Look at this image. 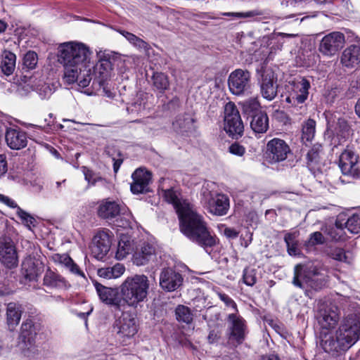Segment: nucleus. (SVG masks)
<instances>
[{
  "instance_id": "f257e3e1",
  "label": "nucleus",
  "mask_w": 360,
  "mask_h": 360,
  "mask_svg": "<svg viewBox=\"0 0 360 360\" xmlns=\"http://www.w3.org/2000/svg\"><path fill=\"white\" fill-rule=\"evenodd\" d=\"M91 54L89 48L81 42L70 41L59 46L58 57L64 68V83H77L80 88H85L90 84L94 78Z\"/></svg>"
},
{
  "instance_id": "f03ea898",
  "label": "nucleus",
  "mask_w": 360,
  "mask_h": 360,
  "mask_svg": "<svg viewBox=\"0 0 360 360\" xmlns=\"http://www.w3.org/2000/svg\"><path fill=\"white\" fill-rule=\"evenodd\" d=\"M180 230L192 242L206 249L217 243V238L210 233L204 217L193 205L184 202L178 208Z\"/></svg>"
},
{
  "instance_id": "7ed1b4c3",
  "label": "nucleus",
  "mask_w": 360,
  "mask_h": 360,
  "mask_svg": "<svg viewBox=\"0 0 360 360\" xmlns=\"http://www.w3.org/2000/svg\"><path fill=\"white\" fill-rule=\"evenodd\" d=\"M150 282L143 274L127 277L120 286L122 302L131 307H136L144 302L148 296Z\"/></svg>"
},
{
  "instance_id": "20e7f679",
  "label": "nucleus",
  "mask_w": 360,
  "mask_h": 360,
  "mask_svg": "<svg viewBox=\"0 0 360 360\" xmlns=\"http://www.w3.org/2000/svg\"><path fill=\"white\" fill-rule=\"evenodd\" d=\"M325 276L314 266L297 264L294 269L292 284L304 289L308 295L307 288L315 290L321 289L326 283Z\"/></svg>"
},
{
  "instance_id": "39448f33",
  "label": "nucleus",
  "mask_w": 360,
  "mask_h": 360,
  "mask_svg": "<svg viewBox=\"0 0 360 360\" xmlns=\"http://www.w3.org/2000/svg\"><path fill=\"white\" fill-rule=\"evenodd\" d=\"M38 330L31 321L23 323L21 326L20 347L23 354L33 359H41L40 351L35 345Z\"/></svg>"
},
{
  "instance_id": "423d86ee",
  "label": "nucleus",
  "mask_w": 360,
  "mask_h": 360,
  "mask_svg": "<svg viewBox=\"0 0 360 360\" xmlns=\"http://www.w3.org/2000/svg\"><path fill=\"white\" fill-rule=\"evenodd\" d=\"M360 320L356 314H350L346 317L336 331L342 349L349 348L359 338Z\"/></svg>"
},
{
  "instance_id": "0eeeda50",
  "label": "nucleus",
  "mask_w": 360,
  "mask_h": 360,
  "mask_svg": "<svg viewBox=\"0 0 360 360\" xmlns=\"http://www.w3.org/2000/svg\"><path fill=\"white\" fill-rule=\"evenodd\" d=\"M201 203L212 214L224 216L229 210V198L222 193H212L208 189H203Z\"/></svg>"
},
{
  "instance_id": "6e6552de",
  "label": "nucleus",
  "mask_w": 360,
  "mask_h": 360,
  "mask_svg": "<svg viewBox=\"0 0 360 360\" xmlns=\"http://www.w3.org/2000/svg\"><path fill=\"white\" fill-rule=\"evenodd\" d=\"M316 318L321 331L333 330L340 320V310L335 304L319 303Z\"/></svg>"
},
{
  "instance_id": "1a4fd4ad",
  "label": "nucleus",
  "mask_w": 360,
  "mask_h": 360,
  "mask_svg": "<svg viewBox=\"0 0 360 360\" xmlns=\"http://www.w3.org/2000/svg\"><path fill=\"white\" fill-rule=\"evenodd\" d=\"M244 129L243 123L238 110L233 102L227 103L224 106V130L229 136L238 138Z\"/></svg>"
},
{
  "instance_id": "9d476101",
  "label": "nucleus",
  "mask_w": 360,
  "mask_h": 360,
  "mask_svg": "<svg viewBox=\"0 0 360 360\" xmlns=\"http://www.w3.org/2000/svg\"><path fill=\"white\" fill-rule=\"evenodd\" d=\"M359 156L355 151L347 147L340 155L339 167L343 175L360 183Z\"/></svg>"
},
{
  "instance_id": "9b49d317",
  "label": "nucleus",
  "mask_w": 360,
  "mask_h": 360,
  "mask_svg": "<svg viewBox=\"0 0 360 360\" xmlns=\"http://www.w3.org/2000/svg\"><path fill=\"white\" fill-rule=\"evenodd\" d=\"M228 86L234 95L245 94L251 86V73L248 70L240 68L233 70L229 76Z\"/></svg>"
},
{
  "instance_id": "f8f14e48",
  "label": "nucleus",
  "mask_w": 360,
  "mask_h": 360,
  "mask_svg": "<svg viewBox=\"0 0 360 360\" xmlns=\"http://www.w3.org/2000/svg\"><path fill=\"white\" fill-rule=\"evenodd\" d=\"M115 328L119 340L123 345H127L128 340L138 332L137 320L131 314L124 312L116 321Z\"/></svg>"
},
{
  "instance_id": "ddd939ff",
  "label": "nucleus",
  "mask_w": 360,
  "mask_h": 360,
  "mask_svg": "<svg viewBox=\"0 0 360 360\" xmlns=\"http://www.w3.org/2000/svg\"><path fill=\"white\" fill-rule=\"evenodd\" d=\"M229 342L235 346L239 345L245 340L247 333V327L245 320L236 313L230 314L228 316Z\"/></svg>"
},
{
  "instance_id": "4468645a",
  "label": "nucleus",
  "mask_w": 360,
  "mask_h": 360,
  "mask_svg": "<svg viewBox=\"0 0 360 360\" xmlns=\"http://www.w3.org/2000/svg\"><path fill=\"white\" fill-rule=\"evenodd\" d=\"M310 86L309 82L304 78H302L295 84L294 93L291 98H286V101L289 103L292 101L293 104L295 105L294 109L300 111L299 113L301 115L307 113L306 105L302 104L308 98Z\"/></svg>"
},
{
  "instance_id": "2eb2a0df",
  "label": "nucleus",
  "mask_w": 360,
  "mask_h": 360,
  "mask_svg": "<svg viewBox=\"0 0 360 360\" xmlns=\"http://www.w3.org/2000/svg\"><path fill=\"white\" fill-rule=\"evenodd\" d=\"M291 150L286 142L281 139L274 138L266 144V155L270 163L284 161Z\"/></svg>"
},
{
  "instance_id": "dca6fc26",
  "label": "nucleus",
  "mask_w": 360,
  "mask_h": 360,
  "mask_svg": "<svg viewBox=\"0 0 360 360\" xmlns=\"http://www.w3.org/2000/svg\"><path fill=\"white\" fill-rule=\"evenodd\" d=\"M344 44V34L339 32H333L323 37L319 50L325 56H332L343 46Z\"/></svg>"
},
{
  "instance_id": "f3484780",
  "label": "nucleus",
  "mask_w": 360,
  "mask_h": 360,
  "mask_svg": "<svg viewBox=\"0 0 360 360\" xmlns=\"http://www.w3.org/2000/svg\"><path fill=\"white\" fill-rule=\"evenodd\" d=\"M277 78L272 69L262 68L260 83V90L262 96L272 101L277 95Z\"/></svg>"
},
{
  "instance_id": "a211bd4d",
  "label": "nucleus",
  "mask_w": 360,
  "mask_h": 360,
  "mask_svg": "<svg viewBox=\"0 0 360 360\" xmlns=\"http://www.w3.org/2000/svg\"><path fill=\"white\" fill-rule=\"evenodd\" d=\"M0 262L8 268L18 264V255L13 240L7 236L0 237Z\"/></svg>"
},
{
  "instance_id": "6ab92c4d",
  "label": "nucleus",
  "mask_w": 360,
  "mask_h": 360,
  "mask_svg": "<svg viewBox=\"0 0 360 360\" xmlns=\"http://www.w3.org/2000/svg\"><path fill=\"white\" fill-rule=\"evenodd\" d=\"M111 245V232L102 230L94 237L91 252L98 260L103 259L110 250Z\"/></svg>"
},
{
  "instance_id": "aec40b11",
  "label": "nucleus",
  "mask_w": 360,
  "mask_h": 360,
  "mask_svg": "<svg viewBox=\"0 0 360 360\" xmlns=\"http://www.w3.org/2000/svg\"><path fill=\"white\" fill-rule=\"evenodd\" d=\"M183 283L182 275L172 268H164L160 274V286L167 292L178 289Z\"/></svg>"
},
{
  "instance_id": "412c9836",
  "label": "nucleus",
  "mask_w": 360,
  "mask_h": 360,
  "mask_svg": "<svg viewBox=\"0 0 360 360\" xmlns=\"http://www.w3.org/2000/svg\"><path fill=\"white\" fill-rule=\"evenodd\" d=\"M125 211V207L119 202L104 199L100 202L97 213L99 217L103 219L111 220L118 217L121 212Z\"/></svg>"
},
{
  "instance_id": "4be33fe9",
  "label": "nucleus",
  "mask_w": 360,
  "mask_h": 360,
  "mask_svg": "<svg viewBox=\"0 0 360 360\" xmlns=\"http://www.w3.org/2000/svg\"><path fill=\"white\" fill-rule=\"evenodd\" d=\"M156 254L155 248L148 242H142L136 246L133 254V263L136 266H143L155 259Z\"/></svg>"
},
{
  "instance_id": "5701e85b",
  "label": "nucleus",
  "mask_w": 360,
  "mask_h": 360,
  "mask_svg": "<svg viewBox=\"0 0 360 360\" xmlns=\"http://www.w3.org/2000/svg\"><path fill=\"white\" fill-rule=\"evenodd\" d=\"M338 339L337 333L334 334L333 330L320 331L319 346L325 352L335 354L344 350Z\"/></svg>"
},
{
  "instance_id": "b1692460",
  "label": "nucleus",
  "mask_w": 360,
  "mask_h": 360,
  "mask_svg": "<svg viewBox=\"0 0 360 360\" xmlns=\"http://www.w3.org/2000/svg\"><path fill=\"white\" fill-rule=\"evenodd\" d=\"M133 181L131 191L134 194L146 193L148 191V185L151 179V174L141 168L137 169L131 175Z\"/></svg>"
},
{
  "instance_id": "393cba45",
  "label": "nucleus",
  "mask_w": 360,
  "mask_h": 360,
  "mask_svg": "<svg viewBox=\"0 0 360 360\" xmlns=\"http://www.w3.org/2000/svg\"><path fill=\"white\" fill-rule=\"evenodd\" d=\"M44 271V264L39 260L27 257L22 264V274L26 280L36 281Z\"/></svg>"
},
{
  "instance_id": "a878e982",
  "label": "nucleus",
  "mask_w": 360,
  "mask_h": 360,
  "mask_svg": "<svg viewBox=\"0 0 360 360\" xmlns=\"http://www.w3.org/2000/svg\"><path fill=\"white\" fill-rule=\"evenodd\" d=\"M112 70V63L108 59H101L98 62L93 65L92 74L94 84L98 83V85H103L110 77Z\"/></svg>"
},
{
  "instance_id": "bb28decb",
  "label": "nucleus",
  "mask_w": 360,
  "mask_h": 360,
  "mask_svg": "<svg viewBox=\"0 0 360 360\" xmlns=\"http://www.w3.org/2000/svg\"><path fill=\"white\" fill-rule=\"evenodd\" d=\"M5 139L8 146L13 150L23 148L27 143L26 133L19 129H8L5 134Z\"/></svg>"
},
{
  "instance_id": "cd10ccee",
  "label": "nucleus",
  "mask_w": 360,
  "mask_h": 360,
  "mask_svg": "<svg viewBox=\"0 0 360 360\" xmlns=\"http://www.w3.org/2000/svg\"><path fill=\"white\" fill-rule=\"evenodd\" d=\"M340 62L347 68H354L360 63V42L347 47L342 53Z\"/></svg>"
},
{
  "instance_id": "c85d7f7f",
  "label": "nucleus",
  "mask_w": 360,
  "mask_h": 360,
  "mask_svg": "<svg viewBox=\"0 0 360 360\" xmlns=\"http://www.w3.org/2000/svg\"><path fill=\"white\" fill-rule=\"evenodd\" d=\"M335 225L339 229H347L352 233H359L360 232V215L353 214L347 218L345 214H339Z\"/></svg>"
},
{
  "instance_id": "c756f323",
  "label": "nucleus",
  "mask_w": 360,
  "mask_h": 360,
  "mask_svg": "<svg viewBox=\"0 0 360 360\" xmlns=\"http://www.w3.org/2000/svg\"><path fill=\"white\" fill-rule=\"evenodd\" d=\"M51 259L55 263L64 266L72 274L85 278L84 272L68 254H53Z\"/></svg>"
},
{
  "instance_id": "7c9ffc66",
  "label": "nucleus",
  "mask_w": 360,
  "mask_h": 360,
  "mask_svg": "<svg viewBox=\"0 0 360 360\" xmlns=\"http://www.w3.org/2000/svg\"><path fill=\"white\" fill-rule=\"evenodd\" d=\"M22 307L15 302H10L6 307V322L11 330H13L18 325L21 316Z\"/></svg>"
},
{
  "instance_id": "2f4dec72",
  "label": "nucleus",
  "mask_w": 360,
  "mask_h": 360,
  "mask_svg": "<svg viewBox=\"0 0 360 360\" xmlns=\"http://www.w3.org/2000/svg\"><path fill=\"white\" fill-rule=\"evenodd\" d=\"M43 283L45 286L51 288H67L68 284L66 280L57 273L48 269L44 276Z\"/></svg>"
},
{
  "instance_id": "473e14b6",
  "label": "nucleus",
  "mask_w": 360,
  "mask_h": 360,
  "mask_svg": "<svg viewBox=\"0 0 360 360\" xmlns=\"http://www.w3.org/2000/svg\"><path fill=\"white\" fill-rule=\"evenodd\" d=\"M134 250V241L127 235H121L116 252L117 259H123Z\"/></svg>"
},
{
  "instance_id": "72a5a7b5",
  "label": "nucleus",
  "mask_w": 360,
  "mask_h": 360,
  "mask_svg": "<svg viewBox=\"0 0 360 360\" xmlns=\"http://www.w3.org/2000/svg\"><path fill=\"white\" fill-rule=\"evenodd\" d=\"M251 129L258 134L265 133L269 128V117L265 112L259 111L252 115Z\"/></svg>"
},
{
  "instance_id": "f704fd0d",
  "label": "nucleus",
  "mask_w": 360,
  "mask_h": 360,
  "mask_svg": "<svg viewBox=\"0 0 360 360\" xmlns=\"http://www.w3.org/2000/svg\"><path fill=\"white\" fill-rule=\"evenodd\" d=\"M96 292L101 300L106 304H117V291L116 289L105 287L97 282L94 283Z\"/></svg>"
},
{
  "instance_id": "c9c22d12",
  "label": "nucleus",
  "mask_w": 360,
  "mask_h": 360,
  "mask_svg": "<svg viewBox=\"0 0 360 360\" xmlns=\"http://www.w3.org/2000/svg\"><path fill=\"white\" fill-rule=\"evenodd\" d=\"M16 56L8 51H5L2 55L1 68L4 74L11 75L15 68Z\"/></svg>"
},
{
  "instance_id": "e433bc0d",
  "label": "nucleus",
  "mask_w": 360,
  "mask_h": 360,
  "mask_svg": "<svg viewBox=\"0 0 360 360\" xmlns=\"http://www.w3.org/2000/svg\"><path fill=\"white\" fill-rule=\"evenodd\" d=\"M123 264H116L112 267L101 268L98 270V275L103 278L112 279L120 277L124 272Z\"/></svg>"
},
{
  "instance_id": "4c0bfd02",
  "label": "nucleus",
  "mask_w": 360,
  "mask_h": 360,
  "mask_svg": "<svg viewBox=\"0 0 360 360\" xmlns=\"http://www.w3.org/2000/svg\"><path fill=\"white\" fill-rule=\"evenodd\" d=\"M153 87L160 93H164L169 89L170 82L168 76L161 72H155L152 76Z\"/></svg>"
},
{
  "instance_id": "58836bf2",
  "label": "nucleus",
  "mask_w": 360,
  "mask_h": 360,
  "mask_svg": "<svg viewBox=\"0 0 360 360\" xmlns=\"http://www.w3.org/2000/svg\"><path fill=\"white\" fill-rule=\"evenodd\" d=\"M161 193L165 198V200L174 205L176 209V212L178 213V208L181 206L184 202H188L186 200H181L179 197V194L176 191H174V188H164L162 186L161 188Z\"/></svg>"
},
{
  "instance_id": "ea45409f",
  "label": "nucleus",
  "mask_w": 360,
  "mask_h": 360,
  "mask_svg": "<svg viewBox=\"0 0 360 360\" xmlns=\"http://www.w3.org/2000/svg\"><path fill=\"white\" fill-rule=\"evenodd\" d=\"M329 255L332 259L335 260L348 264H351L353 260V256L351 252L345 251L343 249L339 248H335L330 250Z\"/></svg>"
},
{
  "instance_id": "a19ab883",
  "label": "nucleus",
  "mask_w": 360,
  "mask_h": 360,
  "mask_svg": "<svg viewBox=\"0 0 360 360\" xmlns=\"http://www.w3.org/2000/svg\"><path fill=\"white\" fill-rule=\"evenodd\" d=\"M302 139L311 141L316 132V122L312 119H308L302 124Z\"/></svg>"
},
{
  "instance_id": "79ce46f5",
  "label": "nucleus",
  "mask_w": 360,
  "mask_h": 360,
  "mask_svg": "<svg viewBox=\"0 0 360 360\" xmlns=\"http://www.w3.org/2000/svg\"><path fill=\"white\" fill-rule=\"evenodd\" d=\"M146 96L145 94H138L136 101L127 107V110L136 114L143 112L146 108Z\"/></svg>"
},
{
  "instance_id": "37998d69",
  "label": "nucleus",
  "mask_w": 360,
  "mask_h": 360,
  "mask_svg": "<svg viewBox=\"0 0 360 360\" xmlns=\"http://www.w3.org/2000/svg\"><path fill=\"white\" fill-rule=\"evenodd\" d=\"M175 313L179 321L190 323L193 320V314L190 309L186 306H178L176 308Z\"/></svg>"
},
{
  "instance_id": "c03bdc74",
  "label": "nucleus",
  "mask_w": 360,
  "mask_h": 360,
  "mask_svg": "<svg viewBox=\"0 0 360 360\" xmlns=\"http://www.w3.org/2000/svg\"><path fill=\"white\" fill-rule=\"evenodd\" d=\"M119 218L117 221V226L123 227L124 229L131 227L132 222L134 221V217L131 213L125 207V211L121 212L120 214L118 215Z\"/></svg>"
},
{
  "instance_id": "a18cd8bd",
  "label": "nucleus",
  "mask_w": 360,
  "mask_h": 360,
  "mask_svg": "<svg viewBox=\"0 0 360 360\" xmlns=\"http://www.w3.org/2000/svg\"><path fill=\"white\" fill-rule=\"evenodd\" d=\"M17 211L16 214L18 217L21 219L22 223L27 226L29 229H31V226H34L37 222V220L34 217H32L30 214L22 210L20 207L18 206L16 207Z\"/></svg>"
},
{
  "instance_id": "49530a36",
  "label": "nucleus",
  "mask_w": 360,
  "mask_h": 360,
  "mask_svg": "<svg viewBox=\"0 0 360 360\" xmlns=\"http://www.w3.org/2000/svg\"><path fill=\"white\" fill-rule=\"evenodd\" d=\"M259 103L256 98H249L243 103L244 112L249 115L259 112Z\"/></svg>"
},
{
  "instance_id": "de8ad7c7",
  "label": "nucleus",
  "mask_w": 360,
  "mask_h": 360,
  "mask_svg": "<svg viewBox=\"0 0 360 360\" xmlns=\"http://www.w3.org/2000/svg\"><path fill=\"white\" fill-rule=\"evenodd\" d=\"M38 63L37 54L32 51L27 52L23 57V66L24 68L28 70H33L36 68Z\"/></svg>"
},
{
  "instance_id": "09e8293b",
  "label": "nucleus",
  "mask_w": 360,
  "mask_h": 360,
  "mask_svg": "<svg viewBox=\"0 0 360 360\" xmlns=\"http://www.w3.org/2000/svg\"><path fill=\"white\" fill-rule=\"evenodd\" d=\"M243 280L244 283L248 286L254 285L257 280L256 269L252 268H245L243 271Z\"/></svg>"
},
{
  "instance_id": "8fccbe9b",
  "label": "nucleus",
  "mask_w": 360,
  "mask_h": 360,
  "mask_svg": "<svg viewBox=\"0 0 360 360\" xmlns=\"http://www.w3.org/2000/svg\"><path fill=\"white\" fill-rule=\"evenodd\" d=\"M263 15V12L260 10L255 9L246 12H238V13H224L223 15L225 16H235L237 18H255L257 16H259Z\"/></svg>"
},
{
  "instance_id": "3c124183",
  "label": "nucleus",
  "mask_w": 360,
  "mask_h": 360,
  "mask_svg": "<svg viewBox=\"0 0 360 360\" xmlns=\"http://www.w3.org/2000/svg\"><path fill=\"white\" fill-rule=\"evenodd\" d=\"M84 174L85 179L88 181V183L91 185H95L98 181H103V179L98 176V174L93 172V171L86 169V167L84 169Z\"/></svg>"
},
{
  "instance_id": "603ef678",
  "label": "nucleus",
  "mask_w": 360,
  "mask_h": 360,
  "mask_svg": "<svg viewBox=\"0 0 360 360\" xmlns=\"http://www.w3.org/2000/svg\"><path fill=\"white\" fill-rule=\"evenodd\" d=\"M174 124L177 125L180 129L186 130L190 129L191 126L193 124V120L189 116L179 117Z\"/></svg>"
},
{
  "instance_id": "864d4df0",
  "label": "nucleus",
  "mask_w": 360,
  "mask_h": 360,
  "mask_svg": "<svg viewBox=\"0 0 360 360\" xmlns=\"http://www.w3.org/2000/svg\"><path fill=\"white\" fill-rule=\"evenodd\" d=\"M217 295L226 307L232 308L235 311H238L236 302L229 295L221 292H218Z\"/></svg>"
},
{
  "instance_id": "5fc2aeb1",
  "label": "nucleus",
  "mask_w": 360,
  "mask_h": 360,
  "mask_svg": "<svg viewBox=\"0 0 360 360\" xmlns=\"http://www.w3.org/2000/svg\"><path fill=\"white\" fill-rule=\"evenodd\" d=\"M325 242V238L323 234L319 231H316L310 235L309 243L311 245L323 244Z\"/></svg>"
},
{
  "instance_id": "6e6d98bb",
  "label": "nucleus",
  "mask_w": 360,
  "mask_h": 360,
  "mask_svg": "<svg viewBox=\"0 0 360 360\" xmlns=\"http://www.w3.org/2000/svg\"><path fill=\"white\" fill-rule=\"evenodd\" d=\"M229 150L233 155L238 156H243L245 153V148L237 143L231 144L229 148Z\"/></svg>"
},
{
  "instance_id": "4d7b16f0",
  "label": "nucleus",
  "mask_w": 360,
  "mask_h": 360,
  "mask_svg": "<svg viewBox=\"0 0 360 360\" xmlns=\"http://www.w3.org/2000/svg\"><path fill=\"white\" fill-rule=\"evenodd\" d=\"M308 163L316 162L319 159V148L313 147L307 154Z\"/></svg>"
},
{
  "instance_id": "13d9d810",
  "label": "nucleus",
  "mask_w": 360,
  "mask_h": 360,
  "mask_svg": "<svg viewBox=\"0 0 360 360\" xmlns=\"http://www.w3.org/2000/svg\"><path fill=\"white\" fill-rule=\"evenodd\" d=\"M0 202L7 205L11 208H16L18 207V205L15 200H13L10 197L5 195L4 194L0 193Z\"/></svg>"
},
{
  "instance_id": "bf43d9fd",
  "label": "nucleus",
  "mask_w": 360,
  "mask_h": 360,
  "mask_svg": "<svg viewBox=\"0 0 360 360\" xmlns=\"http://www.w3.org/2000/svg\"><path fill=\"white\" fill-rule=\"evenodd\" d=\"M298 232L295 231L293 233H287L285 235L284 240L286 243V245H291L292 244H297V238L298 237Z\"/></svg>"
},
{
  "instance_id": "052dcab7",
  "label": "nucleus",
  "mask_w": 360,
  "mask_h": 360,
  "mask_svg": "<svg viewBox=\"0 0 360 360\" xmlns=\"http://www.w3.org/2000/svg\"><path fill=\"white\" fill-rule=\"evenodd\" d=\"M39 96L42 99L48 98L52 94V90L49 86L43 85L39 89Z\"/></svg>"
},
{
  "instance_id": "680f3d73",
  "label": "nucleus",
  "mask_w": 360,
  "mask_h": 360,
  "mask_svg": "<svg viewBox=\"0 0 360 360\" xmlns=\"http://www.w3.org/2000/svg\"><path fill=\"white\" fill-rule=\"evenodd\" d=\"M8 171V165L6 156L0 155V178Z\"/></svg>"
},
{
  "instance_id": "e2e57ef3",
  "label": "nucleus",
  "mask_w": 360,
  "mask_h": 360,
  "mask_svg": "<svg viewBox=\"0 0 360 360\" xmlns=\"http://www.w3.org/2000/svg\"><path fill=\"white\" fill-rule=\"evenodd\" d=\"M133 45L137 47L140 51H143L145 53H147L149 50L148 44L140 38H138L137 41H136Z\"/></svg>"
},
{
  "instance_id": "0e129e2a",
  "label": "nucleus",
  "mask_w": 360,
  "mask_h": 360,
  "mask_svg": "<svg viewBox=\"0 0 360 360\" xmlns=\"http://www.w3.org/2000/svg\"><path fill=\"white\" fill-rule=\"evenodd\" d=\"M166 14L167 15V19L169 22H174L175 20H178L179 18V13L173 10V9H168L166 11Z\"/></svg>"
},
{
  "instance_id": "69168bd1",
  "label": "nucleus",
  "mask_w": 360,
  "mask_h": 360,
  "mask_svg": "<svg viewBox=\"0 0 360 360\" xmlns=\"http://www.w3.org/2000/svg\"><path fill=\"white\" fill-rule=\"evenodd\" d=\"M120 33L132 44L137 41V39L139 38L136 35H134L132 33L128 32L127 31H120Z\"/></svg>"
},
{
  "instance_id": "338daca9",
  "label": "nucleus",
  "mask_w": 360,
  "mask_h": 360,
  "mask_svg": "<svg viewBox=\"0 0 360 360\" xmlns=\"http://www.w3.org/2000/svg\"><path fill=\"white\" fill-rule=\"evenodd\" d=\"M224 235L229 238H236L238 236V232L234 229L226 228L224 229Z\"/></svg>"
},
{
  "instance_id": "774afa93",
  "label": "nucleus",
  "mask_w": 360,
  "mask_h": 360,
  "mask_svg": "<svg viewBox=\"0 0 360 360\" xmlns=\"http://www.w3.org/2000/svg\"><path fill=\"white\" fill-rule=\"evenodd\" d=\"M288 252L290 255H296L299 252V250L297 248V244H292L288 245Z\"/></svg>"
}]
</instances>
